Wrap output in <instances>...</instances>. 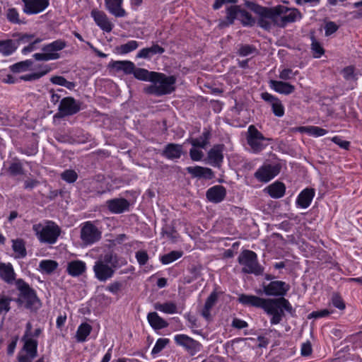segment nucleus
I'll use <instances>...</instances> for the list:
<instances>
[{
  "label": "nucleus",
  "instance_id": "f257e3e1",
  "mask_svg": "<svg viewBox=\"0 0 362 362\" xmlns=\"http://www.w3.org/2000/svg\"><path fill=\"white\" fill-rule=\"evenodd\" d=\"M238 301L246 306H254L264 309L266 313L272 316V325L280 323L284 315V310L291 313L292 306L289 301L284 298L275 299H264L256 296L241 294Z\"/></svg>",
  "mask_w": 362,
  "mask_h": 362
},
{
  "label": "nucleus",
  "instance_id": "f03ea898",
  "mask_svg": "<svg viewBox=\"0 0 362 362\" xmlns=\"http://www.w3.org/2000/svg\"><path fill=\"white\" fill-rule=\"evenodd\" d=\"M118 267V259L116 254L108 252L101 255L95 262L93 270L95 277L101 282L111 279Z\"/></svg>",
  "mask_w": 362,
  "mask_h": 362
},
{
  "label": "nucleus",
  "instance_id": "7ed1b4c3",
  "mask_svg": "<svg viewBox=\"0 0 362 362\" xmlns=\"http://www.w3.org/2000/svg\"><path fill=\"white\" fill-rule=\"evenodd\" d=\"M153 77L151 85L144 88V92L148 94L160 96L171 93L175 90L176 78L174 76H166L156 72Z\"/></svg>",
  "mask_w": 362,
  "mask_h": 362
},
{
  "label": "nucleus",
  "instance_id": "20e7f679",
  "mask_svg": "<svg viewBox=\"0 0 362 362\" xmlns=\"http://www.w3.org/2000/svg\"><path fill=\"white\" fill-rule=\"evenodd\" d=\"M33 230L40 243L50 245L57 241L62 232L59 226L52 221L34 224Z\"/></svg>",
  "mask_w": 362,
  "mask_h": 362
},
{
  "label": "nucleus",
  "instance_id": "39448f33",
  "mask_svg": "<svg viewBox=\"0 0 362 362\" xmlns=\"http://www.w3.org/2000/svg\"><path fill=\"white\" fill-rule=\"evenodd\" d=\"M276 25L280 28H284L288 24L300 21L303 16L298 9L296 8H288L284 5H277L274 6Z\"/></svg>",
  "mask_w": 362,
  "mask_h": 362
},
{
  "label": "nucleus",
  "instance_id": "423d86ee",
  "mask_svg": "<svg viewBox=\"0 0 362 362\" xmlns=\"http://www.w3.org/2000/svg\"><path fill=\"white\" fill-rule=\"evenodd\" d=\"M16 286L20 291L18 302L21 304H23L28 309H37L40 303L35 291L23 279H18L16 281Z\"/></svg>",
  "mask_w": 362,
  "mask_h": 362
},
{
  "label": "nucleus",
  "instance_id": "0eeeda50",
  "mask_svg": "<svg viewBox=\"0 0 362 362\" xmlns=\"http://www.w3.org/2000/svg\"><path fill=\"white\" fill-rule=\"evenodd\" d=\"M238 262L242 266V272L255 275L262 274L264 269L258 263L257 254L248 250L242 251L238 257Z\"/></svg>",
  "mask_w": 362,
  "mask_h": 362
},
{
  "label": "nucleus",
  "instance_id": "6e6552de",
  "mask_svg": "<svg viewBox=\"0 0 362 362\" xmlns=\"http://www.w3.org/2000/svg\"><path fill=\"white\" fill-rule=\"evenodd\" d=\"M250 8L258 16L257 24L259 27L269 30L273 25H276L274 7L267 8L252 4Z\"/></svg>",
  "mask_w": 362,
  "mask_h": 362
},
{
  "label": "nucleus",
  "instance_id": "1a4fd4ad",
  "mask_svg": "<svg viewBox=\"0 0 362 362\" xmlns=\"http://www.w3.org/2000/svg\"><path fill=\"white\" fill-rule=\"evenodd\" d=\"M81 110V103L72 97H66L60 100L58 112L55 117H64L76 114Z\"/></svg>",
  "mask_w": 362,
  "mask_h": 362
},
{
  "label": "nucleus",
  "instance_id": "9d476101",
  "mask_svg": "<svg viewBox=\"0 0 362 362\" xmlns=\"http://www.w3.org/2000/svg\"><path fill=\"white\" fill-rule=\"evenodd\" d=\"M174 340L178 346L183 347L191 356L195 355L202 349L201 343L186 334H176L174 337Z\"/></svg>",
  "mask_w": 362,
  "mask_h": 362
},
{
  "label": "nucleus",
  "instance_id": "9b49d317",
  "mask_svg": "<svg viewBox=\"0 0 362 362\" xmlns=\"http://www.w3.org/2000/svg\"><path fill=\"white\" fill-rule=\"evenodd\" d=\"M101 238V232L90 221L83 223L81 229V239L86 245H92Z\"/></svg>",
  "mask_w": 362,
  "mask_h": 362
},
{
  "label": "nucleus",
  "instance_id": "f8f14e48",
  "mask_svg": "<svg viewBox=\"0 0 362 362\" xmlns=\"http://www.w3.org/2000/svg\"><path fill=\"white\" fill-rule=\"evenodd\" d=\"M247 132V141L252 150L255 153L262 151L267 146L263 143L267 139L253 125L249 127Z\"/></svg>",
  "mask_w": 362,
  "mask_h": 362
},
{
  "label": "nucleus",
  "instance_id": "ddd939ff",
  "mask_svg": "<svg viewBox=\"0 0 362 362\" xmlns=\"http://www.w3.org/2000/svg\"><path fill=\"white\" fill-rule=\"evenodd\" d=\"M281 168L279 163L264 164L255 172V177L260 182H267L280 173Z\"/></svg>",
  "mask_w": 362,
  "mask_h": 362
},
{
  "label": "nucleus",
  "instance_id": "4468645a",
  "mask_svg": "<svg viewBox=\"0 0 362 362\" xmlns=\"http://www.w3.org/2000/svg\"><path fill=\"white\" fill-rule=\"evenodd\" d=\"M264 292L267 296H284L290 289V286L282 281H272L269 284L263 286Z\"/></svg>",
  "mask_w": 362,
  "mask_h": 362
},
{
  "label": "nucleus",
  "instance_id": "2eb2a0df",
  "mask_svg": "<svg viewBox=\"0 0 362 362\" xmlns=\"http://www.w3.org/2000/svg\"><path fill=\"white\" fill-rule=\"evenodd\" d=\"M23 11L27 15H35L43 12L49 5V0H22Z\"/></svg>",
  "mask_w": 362,
  "mask_h": 362
},
{
  "label": "nucleus",
  "instance_id": "dca6fc26",
  "mask_svg": "<svg viewBox=\"0 0 362 362\" xmlns=\"http://www.w3.org/2000/svg\"><path fill=\"white\" fill-rule=\"evenodd\" d=\"M96 25L103 31L110 33L112 31L114 24L109 20L107 15L101 11L93 9L90 13Z\"/></svg>",
  "mask_w": 362,
  "mask_h": 362
},
{
  "label": "nucleus",
  "instance_id": "f3484780",
  "mask_svg": "<svg viewBox=\"0 0 362 362\" xmlns=\"http://www.w3.org/2000/svg\"><path fill=\"white\" fill-rule=\"evenodd\" d=\"M261 98L271 105L272 112L276 117H281L284 115V107L281 101L269 93H262Z\"/></svg>",
  "mask_w": 362,
  "mask_h": 362
},
{
  "label": "nucleus",
  "instance_id": "a211bd4d",
  "mask_svg": "<svg viewBox=\"0 0 362 362\" xmlns=\"http://www.w3.org/2000/svg\"><path fill=\"white\" fill-rule=\"evenodd\" d=\"M66 45L67 44L65 40L59 39L53 41L51 43L45 45L42 48V51L46 52V53L50 55L55 56L56 57L51 59V60H55L60 57V54L58 53V52L64 49Z\"/></svg>",
  "mask_w": 362,
  "mask_h": 362
},
{
  "label": "nucleus",
  "instance_id": "6ab92c4d",
  "mask_svg": "<svg viewBox=\"0 0 362 362\" xmlns=\"http://www.w3.org/2000/svg\"><path fill=\"white\" fill-rule=\"evenodd\" d=\"M183 153L182 146L177 144H168L163 148L161 155L168 160L179 159Z\"/></svg>",
  "mask_w": 362,
  "mask_h": 362
},
{
  "label": "nucleus",
  "instance_id": "aec40b11",
  "mask_svg": "<svg viewBox=\"0 0 362 362\" xmlns=\"http://www.w3.org/2000/svg\"><path fill=\"white\" fill-rule=\"evenodd\" d=\"M123 0H105L106 9L117 18L127 16V12L122 8Z\"/></svg>",
  "mask_w": 362,
  "mask_h": 362
},
{
  "label": "nucleus",
  "instance_id": "412c9836",
  "mask_svg": "<svg viewBox=\"0 0 362 362\" xmlns=\"http://www.w3.org/2000/svg\"><path fill=\"white\" fill-rule=\"evenodd\" d=\"M108 209L113 214H121L128 210L129 202L125 199H112L106 202Z\"/></svg>",
  "mask_w": 362,
  "mask_h": 362
},
{
  "label": "nucleus",
  "instance_id": "4be33fe9",
  "mask_svg": "<svg viewBox=\"0 0 362 362\" xmlns=\"http://www.w3.org/2000/svg\"><path fill=\"white\" fill-rule=\"evenodd\" d=\"M226 194V189L221 185H215L206 191L207 199L214 203H219L223 201Z\"/></svg>",
  "mask_w": 362,
  "mask_h": 362
},
{
  "label": "nucleus",
  "instance_id": "5701e85b",
  "mask_svg": "<svg viewBox=\"0 0 362 362\" xmlns=\"http://www.w3.org/2000/svg\"><path fill=\"white\" fill-rule=\"evenodd\" d=\"M223 145L214 146L208 153V158L209 163L214 166L218 167L223 162Z\"/></svg>",
  "mask_w": 362,
  "mask_h": 362
},
{
  "label": "nucleus",
  "instance_id": "b1692460",
  "mask_svg": "<svg viewBox=\"0 0 362 362\" xmlns=\"http://www.w3.org/2000/svg\"><path fill=\"white\" fill-rule=\"evenodd\" d=\"M86 270V264L81 260H73L67 264L66 272L73 276L77 277L84 273Z\"/></svg>",
  "mask_w": 362,
  "mask_h": 362
},
{
  "label": "nucleus",
  "instance_id": "393cba45",
  "mask_svg": "<svg viewBox=\"0 0 362 362\" xmlns=\"http://www.w3.org/2000/svg\"><path fill=\"white\" fill-rule=\"evenodd\" d=\"M269 86L276 92L284 95H289L295 90L294 86L281 81L271 80Z\"/></svg>",
  "mask_w": 362,
  "mask_h": 362
},
{
  "label": "nucleus",
  "instance_id": "a878e982",
  "mask_svg": "<svg viewBox=\"0 0 362 362\" xmlns=\"http://www.w3.org/2000/svg\"><path fill=\"white\" fill-rule=\"evenodd\" d=\"M188 173L194 177L211 179L214 173L211 169L202 166H189L186 168Z\"/></svg>",
  "mask_w": 362,
  "mask_h": 362
},
{
  "label": "nucleus",
  "instance_id": "bb28decb",
  "mask_svg": "<svg viewBox=\"0 0 362 362\" xmlns=\"http://www.w3.org/2000/svg\"><path fill=\"white\" fill-rule=\"evenodd\" d=\"M314 196L315 190L306 188L299 194L296 202L300 207L306 209L310 205Z\"/></svg>",
  "mask_w": 362,
  "mask_h": 362
},
{
  "label": "nucleus",
  "instance_id": "cd10ccee",
  "mask_svg": "<svg viewBox=\"0 0 362 362\" xmlns=\"http://www.w3.org/2000/svg\"><path fill=\"white\" fill-rule=\"evenodd\" d=\"M147 320L151 327L155 329H162L168 326V323L160 317L156 312H151L147 315Z\"/></svg>",
  "mask_w": 362,
  "mask_h": 362
},
{
  "label": "nucleus",
  "instance_id": "c85d7f7f",
  "mask_svg": "<svg viewBox=\"0 0 362 362\" xmlns=\"http://www.w3.org/2000/svg\"><path fill=\"white\" fill-rule=\"evenodd\" d=\"M15 272L12 265L5 263L0 264V277L7 284H12L15 280Z\"/></svg>",
  "mask_w": 362,
  "mask_h": 362
},
{
  "label": "nucleus",
  "instance_id": "c756f323",
  "mask_svg": "<svg viewBox=\"0 0 362 362\" xmlns=\"http://www.w3.org/2000/svg\"><path fill=\"white\" fill-rule=\"evenodd\" d=\"M295 131L301 133H306L310 136L319 137L327 134V130L317 126H303L294 129Z\"/></svg>",
  "mask_w": 362,
  "mask_h": 362
},
{
  "label": "nucleus",
  "instance_id": "7c9ffc66",
  "mask_svg": "<svg viewBox=\"0 0 362 362\" xmlns=\"http://www.w3.org/2000/svg\"><path fill=\"white\" fill-rule=\"evenodd\" d=\"M217 299L218 295L216 292H212L207 298L202 310V315L206 320H210L211 319V310L216 304Z\"/></svg>",
  "mask_w": 362,
  "mask_h": 362
},
{
  "label": "nucleus",
  "instance_id": "2f4dec72",
  "mask_svg": "<svg viewBox=\"0 0 362 362\" xmlns=\"http://www.w3.org/2000/svg\"><path fill=\"white\" fill-rule=\"evenodd\" d=\"M165 52L164 48L159 46L158 45H153L150 47H146L141 49L136 54L137 58L141 59H149L153 55L157 54H163Z\"/></svg>",
  "mask_w": 362,
  "mask_h": 362
},
{
  "label": "nucleus",
  "instance_id": "473e14b6",
  "mask_svg": "<svg viewBox=\"0 0 362 362\" xmlns=\"http://www.w3.org/2000/svg\"><path fill=\"white\" fill-rule=\"evenodd\" d=\"M135 64L131 61H115L112 64L116 71H123L125 74H132L134 71Z\"/></svg>",
  "mask_w": 362,
  "mask_h": 362
},
{
  "label": "nucleus",
  "instance_id": "72a5a7b5",
  "mask_svg": "<svg viewBox=\"0 0 362 362\" xmlns=\"http://www.w3.org/2000/svg\"><path fill=\"white\" fill-rule=\"evenodd\" d=\"M22 340L24 341L23 351L36 357L37 354V341L32 337L22 338Z\"/></svg>",
  "mask_w": 362,
  "mask_h": 362
},
{
  "label": "nucleus",
  "instance_id": "f704fd0d",
  "mask_svg": "<svg viewBox=\"0 0 362 362\" xmlns=\"http://www.w3.org/2000/svg\"><path fill=\"white\" fill-rule=\"evenodd\" d=\"M285 191L286 187L284 184L279 182H276L268 187L269 195L276 199L282 197L285 194Z\"/></svg>",
  "mask_w": 362,
  "mask_h": 362
},
{
  "label": "nucleus",
  "instance_id": "c9c22d12",
  "mask_svg": "<svg viewBox=\"0 0 362 362\" xmlns=\"http://www.w3.org/2000/svg\"><path fill=\"white\" fill-rule=\"evenodd\" d=\"M16 49L17 47L13 40H0V53L4 56L6 57L12 54Z\"/></svg>",
  "mask_w": 362,
  "mask_h": 362
},
{
  "label": "nucleus",
  "instance_id": "e433bc0d",
  "mask_svg": "<svg viewBox=\"0 0 362 362\" xmlns=\"http://www.w3.org/2000/svg\"><path fill=\"white\" fill-rule=\"evenodd\" d=\"M154 308L166 314H175L177 313V305L172 301H168L163 303H157L154 305Z\"/></svg>",
  "mask_w": 362,
  "mask_h": 362
},
{
  "label": "nucleus",
  "instance_id": "4c0bfd02",
  "mask_svg": "<svg viewBox=\"0 0 362 362\" xmlns=\"http://www.w3.org/2000/svg\"><path fill=\"white\" fill-rule=\"evenodd\" d=\"M156 72L149 71L147 69L142 68H136L134 66V71L132 74H134V77L139 80L144 81L151 82L153 77L155 76Z\"/></svg>",
  "mask_w": 362,
  "mask_h": 362
},
{
  "label": "nucleus",
  "instance_id": "58836bf2",
  "mask_svg": "<svg viewBox=\"0 0 362 362\" xmlns=\"http://www.w3.org/2000/svg\"><path fill=\"white\" fill-rule=\"evenodd\" d=\"M12 248L15 253L16 254V257L17 258H23L27 255L25 242L22 239L13 240Z\"/></svg>",
  "mask_w": 362,
  "mask_h": 362
},
{
  "label": "nucleus",
  "instance_id": "ea45409f",
  "mask_svg": "<svg viewBox=\"0 0 362 362\" xmlns=\"http://www.w3.org/2000/svg\"><path fill=\"white\" fill-rule=\"evenodd\" d=\"M33 62L32 60L27 59L10 66V70L13 73L25 72L30 70Z\"/></svg>",
  "mask_w": 362,
  "mask_h": 362
},
{
  "label": "nucleus",
  "instance_id": "a19ab883",
  "mask_svg": "<svg viewBox=\"0 0 362 362\" xmlns=\"http://www.w3.org/2000/svg\"><path fill=\"white\" fill-rule=\"evenodd\" d=\"M92 327L87 323L81 324L76 331V340L78 342H83L86 341L87 337L90 334Z\"/></svg>",
  "mask_w": 362,
  "mask_h": 362
},
{
  "label": "nucleus",
  "instance_id": "79ce46f5",
  "mask_svg": "<svg viewBox=\"0 0 362 362\" xmlns=\"http://www.w3.org/2000/svg\"><path fill=\"white\" fill-rule=\"evenodd\" d=\"M210 136L209 131H204L199 138L191 139L189 143L194 147L204 148L208 144Z\"/></svg>",
  "mask_w": 362,
  "mask_h": 362
},
{
  "label": "nucleus",
  "instance_id": "37998d69",
  "mask_svg": "<svg viewBox=\"0 0 362 362\" xmlns=\"http://www.w3.org/2000/svg\"><path fill=\"white\" fill-rule=\"evenodd\" d=\"M49 71L50 69L47 66H45L42 67L40 71L21 76L19 79L20 81L23 80L25 81H35L46 75Z\"/></svg>",
  "mask_w": 362,
  "mask_h": 362
},
{
  "label": "nucleus",
  "instance_id": "c03bdc74",
  "mask_svg": "<svg viewBox=\"0 0 362 362\" xmlns=\"http://www.w3.org/2000/svg\"><path fill=\"white\" fill-rule=\"evenodd\" d=\"M139 42L136 40H130L125 44L121 45L117 47V50L122 54H128L139 47Z\"/></svg>",
  "mask_w": 362,
  "mask_h": 362
},
{
  "label": "nucleus",
  "instance_id": "a18cd8bd",
  "mask_svg": "<svg viewBox=\"0 0 362 362\" xmlns=\"http://www.w3.org/2000/svg\"><path fill=\"white\" fill-rule=\"evenodd\" d=\"M238 20H239L245 26H252L255 23V20L252 17L251 14L247 11L241 8Z\"/></svg>",
  "mask_w": 362,
  "mask_h": 362
},
{
  "label": "nucleus",
  "instance_id": "49530a36",
  "mask_svg": "<svg viewBox=\"0 0 362 362\" xmlns=\"http://www.w3.org/2000/svg\"><path fill=\"white\" fill-rule=\"evenodd\" d=\"M311 40V49L315 58H320L325 53V50L320 43L317 42L315 37L312 35L310 37Z\"/></svg>",
  "mask_w": 362,
  "mask_h": 362
},
{
  "label": "nucleus",
  "instance_id": "de8ad7c7",
  "mask_svg": "<svg viewBox=\"0 0 362 362\" xmlns=\"http://www.w3.org/2000/svg\"><path fill=\"white\" fill-rule=\"evenodd\" d=\"M240 8L238 6H231L227 9L226 19L228 24H233L235 19H238Z\"/></svg>",
  "mask_w": 362,
  "mask_h": 362
},
{
  "label": "nucleus",
  "instance_id": "09e8293b",
  "mask_svg": "<svg viewBox=\"0 0 362 362\" xmlns=\"http://www.w3.org/2000/svg\"><path fill=\"white\" fill-rule=\"evenodd\" d=\"M182 252L180 251H172L160 257V261L163 264H168L181 257Z\"/></svg>",
  "mask_w": 362,
  "mask_h": 362
},
{
  "label": "nucleus",
  "instance_id": "8fccbe9b",
  "mask_svg": "<svg viewBox=\"0 0 362 362\" xmlns=\"http://www.w3.org/2000/svg\"><path fill=\"white\" fill-rule=\"evenodd\" d=\"M6 18L12 23L21 24L24 23L20 19L19 12L15 8H10L7 10Z\"/></svg>",
  "mask_w": 362,
  "mask_h": 362
},
{
  "label": "nucleus",
  "instance_id": "3c124183",
  "mask_svg": "<svg viewBox=\"0 0 362 362\" xmlns=\"http://www.w3.org/2000/svg\"><path fill=\"white\" fill-rule=\"evenodd\" d=\"M57 266V262L54 260H42L40 263V269L48 274L54 271Z\"/></svg>",
  "mask_w": 362,
  "mask_h": 362
},
{
  "label": "nucleus",
  "instance_id": "603ef678",
  "mask_svg": "<svg viewBox=\"0 0 362 362\" xmlns=\"http://www.w3.org/2000/svg\"><path fill=\"white\" fill-rule=\"evenodd\" d=\"M11 298L4 295H0V315H6L11 309Z\"/></svg>",
  "mask_w": 362,
  "mask_h": 362
},
{
  "label": "nucleus",
  "instance_id": "864d4df0",
  "mask_svg": "<svg viewBox=\"0 0 362 362\" xmlns=\"http://www.w3.org/2000/svg\"><path fill=\"white\" fill-rule=\"evenodd\" d=\"M170 340L167 338H160L158 339L156 344L154 345L151 354L153 355L157 354L160 353L169 343Z\"/></svg>",
  "mask_w": 362,
  "mask_h": 362
},
{
  "label": "nucleus",
  "instance_id": "5fc2aeb1",
  "mask_svg": "<svg viewBox=\"0 0 362 362\" xmlns=\"http://www.w3.org/2000/svg\"><path fill=\"white\" fill-rule=\"evenodd\" d=\"M77 177L78 175L74 170H66L61 174V178L68 183L74 182Z\"/></svg>",
  "mask_w": 362,
  "mask_h": 362
},
{
  "label": "nucleus",
  "instance_id": "6e6d98bb",
  "mask_svg": "<svg viewBox=\"0 0 362 362\" xmlns=\"http://www.w3.org/2000/svg\"><path fill=\"white\" fill-rule=\"evenodd\" d=\"M332 305L339 310H344L345 308V303L342 300L340 295L337 293H334L331 298Z\"/></svg>",
  "mask_w": 362,
  "mask_h": 362
},
{
  "label": "nucleus",
  "instance_id": "4d7b16f0",
  "mask_svg": "<svg viewBox=\"0 0 362 362\" xmlns=\"http://www.w3.org/2000/svg\"><path fill=\"white\" fill-rule=\"evenodd\" d=\"M8 172L13 176L23 175V169L22 164L18 162L12 163L8 168Z\"/></svg>",
  "mask_w": 362,
  "mask_h": 362
},
{
  "label": "nucleus",
  "instance_id": "13d9d810",
  "mask_svg": "<svg viewBox=\"0 0 362 362\" xmlns=\"http://www.w3.org/2000/svg\"><path fill=\"white\" fill-rule=\"evenodd\" d=\"M298 71H293L291 69H284L279 72V77L284 81L291 80L297 75Z\"/></svg>",
  "mask_w": 362,
  "mask_h": 362
},
{
  "label": "nucleus",
  "instance_id": "bf43d9fd",
  "mask_svg": "<svg viewBox=\"0 0 362 362\" xmlns=\"http://www.w3.org/2000/svg\"><path fill=\"white\" fill-rule=\"evenodd\" d=\"M343 76L346 80L356 81L357 77L354 74V68L351 66L344 68L342 71Z\"/></svg>",
  "mask_w": 362,
  "mask_h": 362
},
{
  "label": "nucleus",
  "instance_id": "052dcab7",
  "mask_svg": "<svg viewBox=\"0 0 362 362\" xmlns=\"http://www.w3.org/2000/svg\"><path fill=\"white\" fill-rule=\"evenodd\" d=\"M255 51V48L249 45H242L238 49V54L241 57H246L252 54Z\"/></svg>",
  "mask_w": 362,
  "mask_h": 362
},
{
  "label": "nucleus",
  "instance_id": "680f3d73",
  "mask_svg": "<svg viewBox=\"0 0 362 362\" xmlns=\"http://www.w3.org/2000/svg\"><path fill=\"white\" fill-rule=\"evenodd\" d=\"M136 258L140 265H144L148 260V255L144 250H139L136 252Z\"/></svg>",
  "mask_w": 362,
  "mask_h": 362
},
{
  "label": "nucleus",
  "instance_id": "e2e57ef3",
  "mask_svg": "<svg viewBox=\"0 0 362 362\" xmlns=\"http://www.w3.org/2000/svg\"><path fill=\"white\" fill-rule=\"evenodd\" d=\"M331 312L327 309H323L321 310L313 311L309 314L308 318H321L328 316Z\"/></svg>",
  "mask_w": 362,
  "mask_h": 362
},
{
  "label": "nucleus",
  "instance_id": "0e129e2a",
  "mask_svg": "<svg viewBox=\"0 0 362 362\" xmlns=\"http://www.w3.org/2000/svg\"><path fill=\"white\" fill-rule=\"evenodd\" d=\"M313 349L311 344L309 341H307L301 344L300 354L303 356H308L312 354Z\"/></svg>",
  "mask_w": 362,
  "mask_h": 362
},
{
  "label": "nucleus",
  "instance_id": "69168bd1",
  "mask_svg": "<svg viewBox=\"0 0 362 362\" xmlns=\"http://www.w3.org/2000/svg\"><path fill=\"white\" fill-rule=\"evenodd\" d=\"M122 284L119 281H114L110 284L107 287L106 290L113 294H117L122 288Z\"/></svg>",
  "mask_w": 362,
  "mask_h": 362
},
{
  "label": "nucleus",
  "instance_id": "338daca9",
  "mask_svg": "<svg viewBox=\"0 0 362 362\" xmlns=\"http://www.w3.org/2000/svg\"><path fill=\"white\" fill-rule=\"evenodd\" d=\"M325 35L329 36L335 33L338 30V26L334 22L329 21L326 23L325 27Z\"/></svg>",
  "mask_w": 362,
  "mask_h": 362
},
{
  "label": "nucleus",
  "instance_id": "774afa93",
  "mask_svg": "<svg viewBox=\"0 0 362 362\" xmlns=\"http://www.w3.org/2000/svg\"><path fill=\"white\" fill-rule=\"evenodd\" d=\"M96 300L100 304L108 305L112 303V298L105 293H99L96 296Z\"/></svg>",
  "mask_w": 362,
  "mask_h": 362
}]
</instances>
